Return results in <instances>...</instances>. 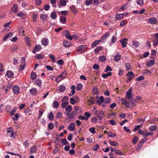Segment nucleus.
<instances>
[{
  "label": "nucleus",
  "instance_id": "nucleus-1",
  "mask_svg": "<svg viewBox=\"0 0 158 158\" xmlns=\"http://www.w3.org/2000/svg\"><path fill=\"white\" fill-rule=\"evenodd\" d=\"M25 67V60L24 57H22L20 62V64L19 65V69L20 71L23 70Z\"/></svg>",
  "mask_w": 158,
  "mask_h": 158
},
{
  "label": "nucleus",
  "instance_id": "nucleus-2",
  "mask_svg": "<svg viewBox=\"0 0 158 158\" xmlns=\"http://www.w3.org/2000/svg\"><path fill=\"white\" fill-rule=\"evenodd\" d=\"M87 49V47L85 45H81L79 46L77 49V51L81 53H83Z\"/></svg>",
  "mask_w": 158,
  "mask_h": 158
},
{
  "label": "nucleus",
  "instance_id": "nucleus-3",
  "mask_svg": "<svg viewBox=\"0 0 158 158\" xmlns=\"http://www.w3.org/2000/svg\"><path fill=\"white\" fill-rule=\"evenodd\" d=\"M126 76L128 77L126 80L127 82H129L134 77L133 73L132 72H128Z\"/></svg>",
  "mask_w": 158,
  "mask_h": 158
},
{
  "label": "nucleus",
  "instance_id": "nucleus-4",
  "mask_svg": "<svg viewBox=\"0 0 158 158\" xmlns=\"http://www.w3.org/2000/svg\"><path fill=\"white\" fill-rule=\"evenodd\" d=\"M68 98L66 97H64L62 100V102L63 103L61 104V107L63 108H65L66 106L68 105Z\"/></svg>",
  "mask_w": 158,
  "mask_h": 158
},
{
  "label": "nucleus",
  "instance_id": "nucleus-5",
  "mask_svg": "<svg viewBox=\"0 0 158 158\" xmlns=\"http://www.w3.org/2000/svg\"><path fill=\"white\" fill-rule=\"evenodd\" d=\"M13 91L16 94H19L20 92V90L19 86L17 85H15L13 88Z\"/></svg>",
  "mask_w": 158,
  "mask_h": 158
},
{
  "label": "nucleus",
  "instance_id": "nucleus-6",
  "mask_svg": "<svg viewBox=\"0 0 158 158\" xmlns=\"http://www.w3.org/2000/svg\"><path fill=\"white\" fill-rule=\"evenodd\" d=\"M64 34L65 37L70 40H71L73 39V37H71V35L68 31H65Z\"/></svg>",
  "mask_w": 158,
  "mask_h": 158
},
{
  "label": "nucleus",
  "instance_id": "nucleus-7",
  "mask_svg": "<svg viewBox=\"0 0 158 158\" xmlns=\"http://www.w3.org/2000/svg\"><path fill=\"white\" fill-rule=\"evenodd\" d=\"M41 42L43 45L46 46L48 45L49 41L47 38H44L42 40Z\"/></svg>",
  "mask_w": 158,
  "mask_h": 158
},
{
  "label": "nucleus",
  "instance_id": "nucleus-8",
  "mask_svg": "<svg viewBox=\"0 0 158 158\" xmlns=\"http://www.w3.org/2000/svg\"><path fill=\"white\" fill-rule=\"evenodd\" d=\"M131 91L132 89L130 88L127 92L126 97L128 99L131 98L133 97V95L131 93Z\"/></svg>",
  "mask_w": 158,
  "mask_h": 158
},
{
  "label": "nucleus",
  "instance_id": "nucleus-9",
  "mask_svg": "<svg viewBox=\"0 0 158 158\" xmlns=\"http://www.w3.org/2000/svg\"><path fill=\"white\" fill-rule=\"evenodd\" d=\"M127 41L128 39L126 38L123 39L120 41L121 43L122 46L123 48L127 46V43L126 42H127Z\"/></svg>",
  "mask_w": 158,
  "mask_h": 158
},
{
  "label": "nucleus",
  "instance_id": "nucleus-10",
  "mask_svg": "<svg viewBox=\"0 0 158 158\" xmlns=\"http://www.w3.org/2000/svg\"><path fill=\"white\" fill-rule=\"evenodd\" d=\"M65 77L64 76H63L61 74L58 76L56 78L55 81L56 82L58 83Z\"/></svg>",
  "mask_w": 158,
  "mask_h": 158
},
{
  "label": "nucleus",
  "instance_id": "nucleus-11",
  "mask_svg": "<svg viewBox=\"0 0 158 158\" xmlns=\"http://www.w3.org/2000/svg\"><path fill=\"white\" fill-rule=\"evenodd\" d=\"M77 116V112L76 111H74L70 113L69 116V118L72 119L74 118Z\"/></svg>",
  "mask_w": 158,
  "mask_h": 158
},
{
  "label": "nucleus",
  "instance_id": "nucleus-12",
  "mask_svg": "<svg viewBox=\"0 0 158 158\" xmlns=\"http://www.w3.org/2000/svg\"><path fill=\"white\" fill-rule=\"evenodd\" d=\"M37 89L35 88H33L30 89V93L32 95H35L37 93Z\"/></svg>",
  "mask_w": 158,
  "mask_h": 158
},
{
  "label": "nucleus",
  "instance_id": "nucleus-13",
  "mask_svg": "<svg viewBox=\"0 0 158 158\" xmlns=\"http://www.w3.org/2000/svg\"><path fill=\"white\" fill-rule=\"evenodd\" d=\"M68 129L69 131H74L75 130V124L74 123H72L70 124Z\"/></svg>",
  "mask_w": 158,
  "mask_h": 158
},
{
  "label": "nucleus",
  "instance_id": "nucleus-14",
  "mask_svg": "<svg viewBox=\"0 0 158 158\" xmlns=\"http://www.w3.org/2000/svg\"><path fill=\"white\" fill-rule=\"evenodd\" d=\"M149 21L151 24H156L157 23L156 19L155 17L151 18L149 19Z\"/></svg>",
  "mask_w": 158,
  "mask_h": 158
},
{
  "label": "nucleus",
  "instance_id": "nucleus-15",
  "mask_svg": "<svg viewBox=\"0 0 158 158\" xmlns=\"http://www.w3.org/2000/svg\"><path fill=\"white\" fill-rule=\"evenodd\" d=\"M142 73L143 74L146 75L150 76L152 73V72L147 69H144L142 71Z\"/></svg>",
  "mask_w": 158,
  "mask_h": 158
},
{
  "label": "nucleus",
  "instance_id": "nucleus-16",
  "mask_svg": "<svg viewBox=\"0 0 158 158\" xmlns=\"http://www.w3.org/2000/svg\"><path fill=\"white\" fill-rule=\"evenodd\" d=\"M121 56L119 54H117L114 56V60L116 62L119 61L121 59Z\"/></svg>",
  "mask_w": 158,
  "mask_h": 158
},
{
  "label": "nucleus",
  "instance_id": "nucleus-17",
  "mask_svg": "<svg viewBox=\"0 0 158 158\" xmlns=\"http://www.w3.org/2000/svg\"><path fill=\"white\" fill-rule=\"evenodd\" d=\"M155 62L154 60H151L146 63V65L148 67L152 66L155 64Z\"/></svg>",
  "mask_w": 158,
  "mask_h": 158
},
{
  "label": "nucleus",
  "instance_id": "nucleus-18",
  "mask_svg": "<svg viewBox=\"0 0 158 158\" xmlns=\"http://www.w3.org/2000/svg\"><path fill=\"white\" fill-rule=\"evenodd\" d=\"M100 42H101V40H95L92 44L91 47L92 48L95 47L96 46L98 45Z\"/></svg>",
  "mask_w": 158,
  "mask_h": 158
},
{
  "label": "nucleus",
  "instance_id": "nucleus-19",
  "mask_svg": "<svg viewBox=\"0 0 158 158\" xmlns=\"http://www.w3.org/2000/svg\"><path fill=\"white\" fill-rule=\"evenodd\" d=\"M13 6L11 8V10L15 13L17 12L18 10V6L17 5L14 4Z\"/></svg>",
  "mask_w": 158,
  "mask_h": 158
},
{
  "label": "nucleus",
  "instance_id": "nucleus-20",
  "mask_svg": "<svg viewBox=\"0 0 158 158\" xmlns=\"http://www.w3.org/2000/svg\"><path fill=\"white\" fill-rule=\"evenodd\" d=\"M35 84L40 87L41 85V81L40 78H37L36 79L35 81Z\"/></svg>",
  "mask_w": 158,
  "mask_h": 158
},
{
  "label": "nucleus",
  "instance_id": "nucleus-21",
  "mask_svg": "<svg viewBox=\"0 0 158 158\" xmlns=\"http://www.w3.org/2000/svg\"><path fill=\"white\" fill-rule=\"evenodd\" d=\"M110 35V33L109 32H107L101 38L100 40H101V41H103L104 40L106 39L107 37L109 36Z\"/></svg>",
  "mask_w": 158,
  "mask_h": 158
},
{
  "label": "nucleus",
  "instance_id": "nucleus-22",
  "mask_svg": "<svg viewBox=\"0 0 158 158\" xmlns=\"http://www.w3.org/2000/svg\"><path fill=\"white\" fill-rule=\"evenodd\" d=\"M36 146L35 145H34L31 148H30V152L31 154L34 153L37 150Z\"/></svg>",
  "mask_w": 158,
  "mask_h": 158
},
{
  "label": "nucleus",
  "instance_id": "nucleus-23",
  "mask_svg": "<svg viewBox=\"0 0 158 158\" xmlns=\"http://www.w3.org/2000/svg\"><path fill=\"white\" fill-rule=\"evenodd\" d=\"M121 101L123 102V104H125L126 107H129V104H128V102L127 101L126 99L125 98H122L121 99Z\"/></svg>",
  "mask_w": 158,
  "mask_h": 158
},
{
  "label": "nucleus",
  "instance_id": "nucleus-24",
  "mask_svg": "<svg viewBox=\"0 0 158 158\" xmlns=\"http://www.w3.org/2000/svg\"><path fill=\"white\" fill-rule=\"evenodd\" d=\"M104 99L103 96H101L100 98L97 100V102L99 105L101 104L104 102Z\"/></svg>",
  "mask_w": 158,
  "mask_h": 158
},
{
  "label": "nucleus",
  "instance_id": "nucleus-25",
  "mask_svg": "<svg viewBox=\"0 0 158 158\" xmlns=\"http://www.w3.org/2000/svg\"><path fill=\"white\" fill-rule=\"evenodd\" d=\"M58 90L60 92H63L65 90V87L63 85H60L58 87Z\"/></svg>",
  "mask_w": 158,
  "mask_h": 158
},
{
  "label": "nucleus",
  "instance_id": "nucleus-26",
  "mask_svg": "<svg viewBox=\"0 0 158 158\" xmlns=\"http://www.w3.org/2000/svg\"><path fill=\"white\" fill-rule=\"evenodd\" d=\"M93 93L95 94H98L99 93V91L96 86H94L93 89Z\"/></svg>",
  "mask_w": 158,
  "mask_h": 158
},
{
  "label": "nucleus",
  "instance_id": "nucleus-27",
  "mask_svg": "<svg viewBox=\"0 0 158 158\" xmlns=\"http://www.w3.org/2000/svg\"><path fill=\"white\" fill-rule=\"evenodd\" d=\"M48 16L46 14L43 15V14H40V19L43 21H45L46 20V19L48 18Z\"/></svg>",
  "mask_w": 158,
  "mask_h": 158
},
{
  "label": "nucleus",
  "instance_id": "nucleus-28",
  "mask_svg": "<svg viewBox=\"0 0 158 158\" xmlns=\"http://www.w3.org/2000/svg\"><path fill=\"white\" fill-rule=\"evenodd\" d=\"M70 9V11L74 14H76L77 12V11L75 9V6L73 5L71 6Z\"/></svg>",
  "mask_w": 158,
  "mask_h": 158
},
{
  "label": "nucleus",
  "instance_id": "nucleus-29",
  "mask_svg": "<svg viewBox=\"0 0 158 158\" xmlns=\"http://www.w3.org/2000/svg\"><path fill=\"white\" fill-rule=\"evenodd\" d=\"M66 21V18L65 17L60 16V21L61 23L64 24Z\"/></svg>",
  "mask_w": 158,
  "mask_h": 158
},
{
  "label": "nucleus",
  "instance_id": "nucleus-30",
  "mask_svg": "<svg viewBox=\"0 0 158 158\" xmlns=\"http://www.w3.org/2000/svg\"><path fill=\"white\" fill-rule=\"evenodd\" d=\"M13 72L10 71H8L6 73V76L9 78H11L13 76Z\"/></svg>",
  "mask_w": 158,
  "mask_h": 158
},
{
  "label": "nucleus",
  "instance_id": "nucleus-31",
  "mask_svg": "<svg viewBox=\"0 0 158 158\" xmlns=\"http://www.w3.org/2000/svg\"><path fill=\"white\" fill-rule=\"evenodd\" d=\"M157 128L156 125L151 126L148 128V130L150 131H153L156 129Z\"/></svg>",
  "mask_w": 158,
  "mask_h": 158
},
{
  "label": "nucleus",
  "instance_id": "nucleus-32",
  "mask_svg": "<svg viewBox=\"0 0 158 158\" xmlns=\"http://www.w3.org/2000/svg\"><path fill=\"white\" fill-rule=\"evenodd\" d=\"M111 75V72H108L107 73H103L102 74V76L104 78H106L107 77L110 76Z\"/></svg>",
  "mask_w": 158,
  "mask_h": 158
},
{
  "label": "nucleus",
  "instance_id": "nucleus-33",
  "mask_svg": "<svg viewBox=\"0 0 158 158\" xmlns=\"http://www.w3.org/2000/svg\"><path fill=\"white\" fill-rule=\"evenodd\" d=\"M95 113H96L97 116H99L103 115L104 112L100 110H99L96 111Z\"/></svg>",
  "mask_w": 158,
  "mask_h": 158
},
{
  "label": "nucleus",
  "instance_id": "nucleus-34",
  "mask_svg": "<svg viewBox=\"0 0 158 158\" xmlns=\"http://www.w3.org/2000/svg\"><path fill=\"white\" fill-rule=\"evenodd\" d=\"M108 141L110 144L114 146H117L118 144V143L116 141H111L110 140H109Z\"/></svg>",
  "mask_w": 158,
  "mask_h": 158
},
{
  "label": "nucleus",
  "instance_id": "nucleus-35",
  "mask_svg": "<svg viewBox=\"0 0 158 158\" xmlns=\"http://www.w3.org/2000/svg\"><path fill=\"white\" fill-rule=\"evenodd\" d=\"M59 3L62 6H64L66 5V1L65 0H60Z\"/></svg>",
  "mask_w": 158,
  "mask_h": 158
},
{
  "label": "nucleus",
  "instance_id": "nucleus-36",
  "mask_svg": "<svg viewBox=\"0 0 158 158\" xmlns=\"http://www.w3.org/2000/svg\"><path fill=\"white\" fill-rule=\"evenodd\" d=\"M50 15L51 18L53 19H56L57 17L56 14L55 12L52 13Z\"/></svg>",
  "mask_w": 158,
  "mask_h": 158
},
{
  "label": "nucleus",
  "instance_id": "nucleus-37",
  "mask_svg": "<svg viewBox=\"0 0 158 158\" xmlns=\"http://www.w3.org/2000/svg\"><path fill=\"white\" fill-rule=\"evenodd\" d=\"M102 50V47L100 46L97 47L94 50V52L96 53H98L100 52Z\"/></svg>",
  "mask_w": 158,
  "mask_h": 158
},
{
  "label": "nucleus",
  "instance_id": "nucleus-38",
  "mask_svg": "<svg viewBox=\"0 0 158 158\" xmlns=\"http://www.w3.org/2000/svg\"><path fill=\"white\" fill-rule=\"evenodd\" d=\"M36 77V73L33 72H32L31 73L30 77L32 79L34 80Z\"/></svg>",
  "mask_w": 158,
  "mask_h": 158
},
{
  "label": "nucleus",
  "instance_id": "nucleus-39",
  "mask_svg": "<svg viewBox=\"0 0 158 158\" xmlns=\"http://www.w3.org/2000/svg\"><path fill=\"white\" fill-rule=\"evenodd\" d=\"M124 16V15L123 14H121L119 15H115V18L118 20H119L121 19H122Z\"/></svg>",
  "mask_w": 158,
  "mask_h": 158
},
{
  "label": "nucleus",
  "instance_id": "nucleus-40",
  "mask_svg": "<svg viewBox=\"0 0 158 158\" xmlns=\"http://www.w3.org/2000/svg\"><path fill=\"white\" fill-rule=\"evenodd\" d=\"M12 35V33L11 32H9L4 37L3 39V40L4 41H6L9 36L11 37Z\"/></svg>",
  "mask_w": 158,
  "mask_h": 158
},
{
  "label": "nucleus",
  "instance_id": "nucleus-41",
  "mask_svg": "<svg viewBox=\"0 0 158 158\" xmlns=\"http://www.w3.org/2000/svg\"><path fill=\"white\" fill-rule=\"evenodd\" d=\"M133 48H136L139 46V43L137 41H133Z\"/></svg>",
  "mask_w": 158,
  "mask_h": 158
},
{
  "label": "nucleus",
  "instance_id": "nucleus-42",
  "mask_svg": "<svg viewBox=\"0 0 158 158\" xmlns=\"http://www.w3.org/2000/svg\"><path fill=\"white\" fill-rule=\"evenodd\" d=\"M63 113L60 111H58L56 114V118H59L62 117Z\"/></svg>",
  "mask_w": 158,
  "mask_h": 158
},
{
  "label": "nucleus",
  "instance_id": "nucleus-43",
  "mask_svg": "<svg viewBox=\"0 0 158 158\" xmlns=\"http://www.w3.org/2000/svg\"><path fill=\"white\" fill-rule=\"evenodd\" d=\"M53 114L52 112L49 113L48 115V118L50 120H52L53 118Z\"/></svg>",
  "mask_w": 158,
  "mask_h": 158
},
{
  "label": "nucleus",
  "instance_id": "nucleus-44",
  "mask_svg": "<svg viewBox=\"0 0 158 158\" xmlns=\"http://www.w3.org/2000/svg\"><path fill=\"white\" fill-rule=\"evenodd\" d=\"M41 49V46L40 45L36 44L35 47V49L36 51L38 52Z\"/></svg>",
  "mask_w": 158,
  "mask_h": 158
},
{
  "label": "nucleus",
  "instance_id": "nucleus-45",
  "mask_svg": "<svg viewBox=\"0 0 158 158\" xmlns=\"http://www.w3.org/2000/svg\"><path fill=\"white\" fill-rule=\"evenodd\" d=\"M82 88V85L80 84H77L76 87V89L77 91L81 90Z\"/></svg>",
  "mask_w": 158,
  "mask_h": 158
},
{
  "label": "nucleus",
  "instance_id": "nucleus-46",
  "mask_svg": "<svg viewBox=\"0 0 158 158\" xmlns=\"http://www.w3.org/2000/svg\"><path fill=\"white\" fill-rule=\"evenodd\" d=\"M44 57L43 54H38L35 56V57L36 59H41L43 58Z\"/></svg>",
  "mask_w": 158,
  "mask_h": 158
},
{
  "label": "nucleus",
  "instance_id": "nucleus-47",
  "mask_svg": "<svg viewBox=\"0 0 158 158\" xmlns=\"http://www.w3.org/2000/svg\"><path fill=\"white\" fill-rule=\"evenodd\" d=\"M72 108L71 105H68L65 108L66 111L67 112H70L72 110Z\"/></svg>",
  "mask_w": 158,
  "mask_h": 158
},
{
  "label": "nucleus",
  "instance_id": "nucleus-48",
  "mask_svg": "<svg viewBox=\"0 0 158 158\" xmlns=\"http://www.w3.org/2000/svg\"><path fill=\"white\" fill-rule=\"evenodd\" d=\"M99 60L102 62H104L106 60V58L104 56H101L99 58Z\"/></svg>",
  "mask_w": 158,
  "mask_h": 158
},
{
  "label": "nucleus",
  "instance_id": "nucleus-49",
  "mask_svg": "<svg viewBox=\"0 0 158 158\" xmlns=\"http://www.w3.org/2000/svg\"><path fill=\"white\" fill-rule=\"evenodd\" d=\"M63 45L65 47H68L70 46V42H68L67 41H64L63 43Z\"/></svg>",
  "mask_w": 158,
  "mask_h": 158
},
{
  "label": "nucleus",
  "instance_id": "nucleus-50",
  "mask_svg": "<svg viewBox=\"0 0 158 158\" xmlns=\"http://www.w3.org/2000/svg\"><path fill=\"white\" fill-rule=\"evenodd\" d=\"M107 135L109 137H113L116 136V135L112 132H109Z\"/></svg>",
  "mask_w": 158,
  "mask_h": 158
},
{
  "label": "nucleus",
  "instance_id": "nucleus-51",
  "mask_svg": "<svg viewBox=\"0 0 158 158\" xmlns=\"http://www.w3.org/2000/svg\"><path fill=\"white\" fill-rule=\"evenodd\" d=\"M112 71V69H111V67L109 66L108 65H107V66L106 68V69L104 70V71L105 72H106L109 71Z\"/></svg>",
  "mask_w": 158,
  "mask_h": 158
},
{
  "label": "nucleus",
  "instance_id": "nucleus-52",
  "mask_svg": "<svg viewBox=\"0 0 158 158\" xmlns=\"http://www.w3.org/2000/svg\"><path fill=\"white\" fill-rule=\"evenodd\" d=\"M115 153L116 154L120 156L123 155V154L119 150H115Z\"/></svg>",
  "mask_w": 158,
  "mask_h": 158
},
{
  "label": "nucleus",
  "instance_id": "nucleus-53",
  "mask_svg": "<svg viewBox=\"0 0 158 158\" xmlns=\"http://www.w3.org/2000/svg\"><path fill=\"white\" fill-rule=\"evenodd\" d=\"M18 31L20 33H21L22 34H23L24 33V31L23 29V27L22 26H20L19 29Z\"/></svg>",
  "mask_w": 158,
  "mask_h": 158
},
{
  "label": "nucleus",
  "instance_id": "nucleus-54",
  "mask_svg": "<svg viewBox=\"0 0 158 158\" xmlns=\"http://www.w3.org/2000/svg\"><path fill=\"white\" fill-rule=\"evenodd\" d=\"M7 132L10 133V136L11 137H13L14 135V131L12 130H7Z\"/></svg>",
  "mask_w": 158,
  "mask_h": 158
},
{
  "label": "nucleus",
  "instance_id": "nucleus-55",
  "mask_svg": "<svg viewBox=\"0 0 158 158\" xmlns=\"http://www.w3.org/2000/svg\"><path fill=\"white\" fill-rule=\"evenodd\" d=\"M87 103L89 105H90L92 104H94V102L93 101V98H90L89 100H88Z\"/></svg>",
  "mask_w": 158,
  "mask_h": 158
},
{
  "label": "nucleus",
  "instance_id": "nucleus-56",
  "mask_svg": "<svg viewBox=\"0 0 158 158\" xmlns=\"http://www.w3.org/2000/svg\"><path fill=\"white\" fill-rule=\"evenodd\" d=\"M93 2V0H86L85 2L86 5L87 6L91 4Z\"/></svg>",
  "mask_w": 158,
  "mask_h": 158
},
{
  "label": "nucleus",
  "instance_id": "nucleus-57",
  "mask_svg": "<svg viewBox=\"0 0 158 158\" xmlns=\"http://www.w3.org/2000/svg\"><path fill=\"white\" fill-rule=\"evenodd\" d=\"M125 67L128 71L131 69V66L129 63H127L125 64Z\"/></svg>",
  "mask_w": 158,
  "mask_h": 158
},
{
  "label": "nucleus",
  "instance_id": "nucleus-58",
  "mask_svg": "<svg viewBox=\"0 0 158 158\" xmlns=\"http://www.w3.org/2000/svg\"><path fill=\"white\" fill-rule=\"evenodd\" d=\"M53 107L54 108H57L59 106V104L57 101H55L53 102Z\"/></svg>",
  "mask_w": 158,
  "mask_h": 158
},
{
  "label": "nucleus",
  "instance_id": "nucleus-59",
  "mask_svg": "<svg viewBox=\"0 0 158 158\" xmlns=\"http://www.w3.org/2000/svg\"><path fill=\"white\" fill-rule=\"evenodd\" d=\"M42 31V30L40 28H37L36 30V34L38 35Z\"/></svg>",
  "mask_w": 158,
  "mask_h": 158
},
{
  "label": "nucleus",
  "instance_id": "nucleus-60",
  "mask_svg": "<svg viewBox=\"0 0 158 158\" xmlns=\"http://www.w3.org/2000/svg\"><path fill=\"white\" fill-rule=\"evenodd\" d=\"M138 140V138L137 136H135L132 139V142L134 143H137Z\"/></svg>",
  "mask_w": 158,
  "mask_h": 158
},
{
  "label": "nucleus",
  "instance_id": "nucleus-61",
  "mask_svg": "<svg viewBox=\"0 0 158 158\" xmlns=\"http://www.w3.org/2000/svg\"><path fill=\"white\" fill-rule=\"evenodd\" d=\"M48 127L50 130H52L54 128V125L52 123H49L48 125Z\"/></svg>",
  "mask_w": 158,
  "mask_h": 158
},
{
  "label": "nucleus",
  "instance_id": "nucleus-62",
  "mask_svg": "<svg viewBox=\"0 0 158 158\" xmlns=\"http://www.w3.org/2000/svg\"><path fill=\"white\" fill-rule=\"evenodd\" d=\"M49 57L52 59V62H54L55 61V57L52 54H49Z\"/></svg>",
  "mask_w": 158,
  "mask_h": 158
},
{
  "label": "nucleus",
  "instance_id": "nucleus-63",
  "mask_svg": "<svg viewBox=\"0 0 158 158\" xmlns=\"http://www.w3.org/2000/svg\"><path fill=\"white\" fill-rule=\"evenodd\" d=\"M137 3L138 5H142L143 3V0H137Z\"/></svg>",
  "mask_w": 158,
  "mask_h": 158
},
{
  "label": "nucleus",
  "instance_id": "nucleus-64",
  "mask_svg": "<svg viewBox=\"0 0 158 158\" xmlns=\"http://www.w3.org/2000/svg\"><path fill=\"white\" fill-rule=\"evenodd\" d=\"M153 46L154 47H155L156 46V45H157V44H158V39H156L155 40H154L153 41Z\"/></svg>",
  "mask_w": 158,
  "mask_h": 158
}]
</instances>
